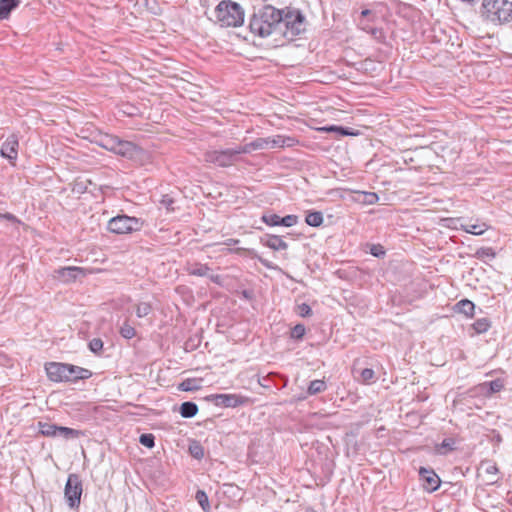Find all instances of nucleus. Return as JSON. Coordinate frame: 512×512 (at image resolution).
<instances>
[{
  "instance_id": "obj_1",
  "label": "nucleus",
  "mask_w": 512,
  "mask_h": 512,
  "mask_svg": "<svg viewBox=\"0 0 512 512\" xmlns=\"http://www.w3.org/2000/svg\"><path fill=\"white\" fill-rule=\"evenodd\" d=\"M282 13L281 9L271 4L254 5L248 15L249 32L262 39L282 32Z\"/></svg>"
},
{
  "instance_id": "obj_2",
  "label": "nucleus",
  "mask_w": 512,
  "mask_h": 512,
  "mask_svg": "<svg viewBox=\"0 0 512 512\" xmlns=\"http://www.w3.org/2000/svg\"><path fill=\"white\" fill-rule=\"evenodd\" d=\"M48 378L53 382H77L92 377L89 369L68 363L48 362L45 364Z\"/></svg>"
},
{
  "instance_id": "obj_3",
  "label": "nucleus",
  "mask_w": 512,
  "mask_h": 512,
  "mask_svg": "<svg viewBox=\"0 0 512 512\" xmlns=\"http://www.w3.org/2000/svg\"><path fill=\"white\" fill-rule=\"evenodd\" d=\"M481 15L494 24L512 21V2L509 0H483Z\"/></svg>"
},
{
  "instance_id": "obj_4",
  "label": "nucleus",
  "mask_w": 512,
  "mask_h": 512,
  "mask_svg": "<svg viewBox=\"0 0 512 512\" xmlns=\"http://www.w3.org/2000/svg\"><path fill=\"white\" fill-rule=\"evenodd\" d=\"M281 11H283L281 15L283 20L281 21L282 32H279L280 34L293 39L306 31V18L301 10L287 6Z\"/></svg>"
},
{
  "instance_id": "obj_5",
  "label": "nucleus",
  "mask_w": 512,
  "mask_h": 512,
  "mask_svg": "<svg viewBox=\"0 0 512 512\" xmlns=\"http://www.w3.org/2000/svg\"><path fill=\"white\" fill-rule=\"evenodd\" d=\"M215 16L222 26L238 27L244 23L245 12L240 4L223 0L216 6Z\"/></svg>"
},
{
  "instance_id": "obj_6",
  "label": "nucleus",
  "mask_w": 512,
  "mask_h": 512,
  "mask_svg": "<svg viewBox=\"0 0 512 512\" xmlns=\"http://www.w3.org/2000/svg\"><path fill=\"white\" fill-rule=\"evenodd\" d=\"M145 221L142 218L118 214L107 223V230L117 235L132 234L140 231Z\"/></svg>"
},
{
  "instance_id": "obj_7",
  "label": "nucleus",
  "mask_w": 512,
  "mask_h": 512,
  "mask_svg": "<svg viewBox=\"0 0 512 512\" xmlns=\"http://www.w3.org/2000/svg\"><path fill=\"white\" fill-rule=\"evenodd\" d=\"M115 154L139 165H144L150 161V153L147 150L127 140L120 139Z\"/></svg>"
},
{
  "instance_id": "obj_8",
  "label": "nucleus",
  "mask_w": 512,
  "mask_h": 512,
  "mask_svg": "<svg viewBox=\"0 0 512 512\" xmlns=\"http://www.w3.org/2000/svg\"><path fill=\"white\" fill-rule=\"evenodd\" d=\"M82 493L83 483L80 475L69 474L64 488V497L69 508L76 509L80 506Z\"/></svg>"
},
{
  "instance_id": "obj_9",
  "label": "nucleus",
  "mask_w": 512,
  "mask_h": 512,
  "mask_svg": "<svg viewBox=\"0 0 512 512\" xmlns=\"http://www.w3.org/2000/svg\"><path fill=\"white\" fill-rule=\"evenodd\" d=\"M203 160L206 163L214 164L222 168L230 167L238 162L233 148L208 150L203 154Z\"/></svg>"
},
{
  "instance_id": "obj_10",
  "label": "nucleus",
  "mask_w": 512,
  "mask_h": 512,
  "mask_svg": "<svg viewBox=\"0 0 512 512\" xmlns=\"http://www.w3.org/2000/svg\"><path fill=\"white\" fill-rule=\"evenodd\" d=\"M207 401L216 406L235 408L248 402V398L238 394H212L206 397Z\"/></svg>"
},
{
  "instance_id": "obj_11",
  "label": "nucleus",
  "mask_w": 512,
  "mask_h": 512,
  "mask_svg": "<svg viewBox=\"0 0 512 512\" xmlns=\"http://www.w3.org/2000/svg\"><path fill=\"white\" fill-rule=\"evenodd\" d=\"M261 221L268 226L292 227L298 223V216L290 214L280 217L275 213L266 212L261 216Z\"/></svg>"
},
{
  "instance_id": "obj_12",
  "label": "nucleus",
  "mask_w": 512,
  "mask_h": 512,
  "mask_svg": "<svg viewBox=\"0 0 512 512\" xmlns=\"http://www.w3.org/2000/svg\"><path fill=\"white\" fill-rule=\"evenodd\" d=\"M19 141L16 134L9 135L3 142L0 155L3 158L8 159L11 163L17 159L18 156Z\"/></svg>"
},
{
  "instance_id": "obj_13",
  "label": "nucleus",
  "mask_w": 512,
  "mask_h": 512,
  "mask_svg": "<svg viewBox=\"0 0 512 512\" xmlns=\"http://www.w3.org/2000/svg\"><path fill=\"white\" fill-rule=\"evenodd\" d=\"M186 271L189 275L199 276V277H208L213 283L220 285L222 282V278L218 274H209L211 268L207 264L201 263H193L188 264L186 267Z\"/></svg>"
},
{
  "instance_id": "obj_14",
  "label": "nucleus",
  "mask_w": 512,
  "mask_h": 512,
  "mask_svg": "<svg viewBox=\"0 0 512 512\" xmlns=\"http://www.w3.org/2000/svg\"><path fill=\"white\" fill-rule=\"evenodd\" d=\"M419 476L423 482L424 489L428 492H434L439 488L441 480L433 470L421 467Z\"/></svg>"
},
{
  "instance_id": "obj_15",
  "label": "nucleus",
  "mask_w": 512,
  "mask_h": 512,
  "mask_svg": "<svg viewBox=\"0 0 512 512\" xmlns=\"http://www.w3.org/2000/svg\"><path fill=\"white\" fill-rule=\"evenodd\" d=\"M54 273L58 279L64 282H72L77 279L79 274L83 273V269L81 267L68 266L56 269Z\"/></svg>"
},
{
  "instance_id": "obj_16",
  "label": "nucleus",
  "mask_w": 512,
  "mask_h": 512,
  "mask_svg": "<svg viewBox=\"0 0 512 512\" xmlns=\"http://www.w3.org/2000/svg\"><path fill=\"white\" fill-rule=\"evenodd\" d=\"M260 243L274 251L286 250L288 243L285 242L280 236L273 234H266L260 238Z\"/></svg>"
},
{
  "instance_id": "obj_17",
  "label": "nucleus",
  "mask_w": 512,
  "mask_h": 512,
  "mask_svg": "<svg viewBox=\"0 0 512 512\" xmlns=\"http://www.w3.org/2000/svg\"><path fill=\"white\" fill-rule=\"evenodd\" d=\"M409 265L408 264H393L390 263L389 265V272L391 273V281H400L404 280L408 276L409 272Z\"/></svg>"
},
{
  "instance_id": "obj_18",
  "label": "nucleus",
  "mask_w": 512,
  "mask_h": 512,
  "mask_svg": "<svg viewBox=\"0 0 512 512\" xmlns=\"http://www.w3.org/2000/svg\"><path fill=\"white\" fill-rule=\"evenodd\" d=\"M20 4L21 0H0V20L8 19L11 12Z\"/></svg>"
},
{
  "instance_id": "obj_19",
  "label": "nucleus",
  "mask_w": 512,
  "mask_h": 512,
  "mask_svg": "<svg viewBox=\"0 0 512 512\" xmlns=\"http://www.w3.org/2000/svg\"><path fill=\"white\" fill-rule=\"evenodd\" d=\"M480 468L488 476V483L494 484L497 482L498 479L496 475L498 473V468L496 463L489 460L482 461Z\"/></svg>"
},
{
  "instance_id": "obj_20",
  "label": "nucleus",
  "mask_w": 512,
  "mask_h": 512,
  "mask_svg": "<svg viewBox=\"0 0 512 512\" xmlns=\"http://www.w3.org/2000/svg\"><path fill=\"white\" fill-rule=\"evenodd\" d=\"M120 139L121 138L116 135L106 134L101 137L100 146L108 151L115 153L118 148Z\"/></svg>"
},
{
  "instance_id": "obj_21",
  "label": "nucleus",
  "mask_w": 512,
  "mask_h": 512,
  "mask_svg": "<svg viewBox=\"0 0 512 512\" xmlns=\"http://www.w3.org/2000/svg\"><path fill=\"white\" fill-rule=\"evenodd\" d=\"M264 381H271V383L279 390L285 388L288 384V377L276 372H270L263 377Z\"/></svg>"
},
{
  "instance_id": "obj_22",
  "label": "nucleus",
  "mask_w": 512,
  "mask_h": 512,
  "mask_svg": "<svg viewBox=\"0 0 512 512\" xmlns=\"http://www.w3.org/2000/svg\"><path fill=\"white\" fill-rule=\"evenodd\" d=\"M235 251H236L237 254H245V255L249 256L250 258H252V259H257L264 267H266L268 269H273L274 268L273 264L270 261H268L267 259H264L261 256H259L254 249L237 248Z\"/></svg>"
},
{
  "instance_id": "obj_23",
  "label": "nucleus",
  "mask_w": 512,
  "mask_h": 512,
  "mask_svg": "<svg viewBox=\"0 0 512 512\" xmlns=\"http://www.w3.org/2000/svg\"><path fill=\"white\" fill-rule=\"evenodd\" d=\"M179 413L183 418H192L198 413V406L195 402L185 401L181 404Z\"/></svg>"
},
{
  "instance_id": "obj_24",
  "label": "nucleus",
  "mask_w": 512,
  "mask_h": 512,
  "mask_svg": "<svg viewBox=\"0 0 512 512\" xmlns=\"http://www.w3.org/2000/svg\"><path fill=\"white\" fill-rule=\"evenodd\" d=\"M39 434L45 437H56L58 435V425L48 422H38Z\"/></svg>"
},
{
  "instance_id": "obj_25",
  "label": "nucleus",
  "mask_w": 512,
  "mask_h": 512,
  "mask_svg": "<svg viewBox=\"0 0 512 512\" xmlns=\"http://www.w3.org/2000/svg\"><path fill=\"white\" fill-rule=\"evenodd\" d=\"M461 228L467 233L481 235L488 229V225L486 223L472 224L470 222H466L461 224Z\"/></svg>"
},
{
  "instance_id": "obj_26",
  "label": "nucleus",
  "mask_w": 512,
  "mask_h": 512,
  "mask_svg": "<svg viewBox=\"0 0 512 512\" xmlns=\"http://www.w3.org/2000/svg\"><path fill=\"white\" fill-rule=\"evenodd\" d=\"M58 435L57 436H60L66 440L68 439H75V438H80L82 436H84V432L81 431V430H77V429H73V428H70V427H65V426H59L58 425Z\"/></svg>"
},
{
  "instance_id": "obj_27",
  "label": "nucleus",
  "mask_w": 512,
  "mask_h": 512,
  "mask_svg": "<svg viewBox=\"0 0 512 512\" xmlns=\"http://www.w3.org/2000/svg\"><path fill=\"white\" fill-rule=\"evenodd\" d=\"M323 221V214L320 211H309L305 217L306 224L312 227H320Z\"/></svg>"
},
{
  "instance_id": "obj_28",
  "label": "nucleus",
  "mask_w": 512,
  "mask_h": 512,
  "mask_svg": "<svg viewBox=\"0 0 512 512\" xmlns=\"http://www.w3.org/2000/svg\"><path fill=\"white\" fill-rule=\"evenodd\" d=\"M188 451L189 454L197 460H201L204 458V447L197 440H190Z\"/></svg>"
},
{
  "instance_id": "obj_29",
  "label": "nucleus",
  "mask_w": 512,
  "mask_h": 512,
  "mask_svg": "<svg viewBox=\"0 0 512 512\" xmlns=\"http://www.w3.org/2000/svg\"><path fill=\"white\" fill-rule=\"evenodd\" d=\"M327 389L326 382L324 380L316 379L309 383L307 388V394L309 396L319 394Z\"/></svg>"
},
{
  "instance_id": "obj_30",
  "label": "nucleus",
  "mask_w": 512,
  "mask_h": 512,
  "mask_svg": "<svg viewBox=\"0 0 512 512\" xmlns=\"http://www.w3.org/2000/svg\"><path fill=\"white\" fill-rule=\"evenodd\" d=\"M456 309L459 313H463L466 316H473L475 305L468 299H463L456 304Z\"/></svg>"
},
{
  "instance_id": "obj_31",
  "label": "nucleus",
  "mask_w": 512,
  "mask_h": 512,
  "mask_svg": "<svg viewBox=\"0 0 512 512\" xmlns=\"http://www.w3.org/2000/svg\"><path fill=\"white\" fill-rule=\"evenodd\" d=\"M195 500L198 502V504L201 506L204 512H210V503L208 499V495L204 490H197L195 494Z\"/></svg>"
},
{
  "instance_id": "obj_32",
  "label": "nucleus",
  "mask_w": 512,
  "mask_h": 512,
  "mask_svg": "<svg viewBox=\"0 0 512 512\" xmlns=\"http://www.w3.org/2000/svg\"><path fill=\"white\" fill-rule=\"evenodd\" d=\"M323 130L327 131V132H336V133H338L341 136H354V135H357V133H355L351 128L343 127V126L331 125V126H328V127H324Z\"/></svg>"
},
{
  "instance_id": "obj_33",
  "label": "nucleus",
  "mask_w": 512,
  "mask_h": 512,
  "mask_svg": "<svg viewBox=\"0 0 512 512\" xmlns=\"http://www.w3.org/2000/svg\"><path fill=\"white\" fill-rule=\"evenodd\" d=\"M306 333V327L304 324L298 323L294 327L291 328L290 338L295 341L303 340Z\"/></svg>"
},
{
  "instance_id": "obj_34",
  "label": "nucleus",
  "mask_w": 512,
  "mask_h": 512,
  "mask_svg": "<svg viewBox=\"0 0 512 512\" xmlns=\"http://www.w3.org/2000/svg\"><path fill=\"white\" fill-rule=\"evenodd\" d=\"M119 333L125 339H132L136 335V330L128 321H125L120 327Z\"/></svg>"
},
{
  "instance_id": "obj_35",
  "label": "nucleus",
  "mask_w": 512,
  "mask_h": 512,
  "mask_svg": "<svg viewBox=\"0 0 512 512\" xmlns=\"http://www.w3.org/2000/svg\"><path fill=\"white\" fill-rule=\"evenodd\" d=\"M454 449H455V440L452 438H446L438 446L437 451L440 454H446L447 452L453 451Z\"/></svg>"
},
{
  "instance_id": "obj_36",
  "label": "nucleus",
  "mask_w": 512,
  "mask_h": 512,
  "mask_svg": "<svg viewBox=\"0 0 512 512\" xmlns=\"http://www.w3.org/2000/svg\"><path fill=\"white\" fill-rule=\"evenodd\" d=\"M120 111L124 115L129 116V117H135V116L139 115V113H140L139 108L131 103H123L121 105Z\"/></svg>"
},
{
  "instance_id": "obj_37",
  "label": "nucleus",
  "mask_w": 512,
  "mask_h": 512,
  "mask_svg": "<svg viewBox=\"0 0 512 512\" xmlns=\"http://www.w3.org/2000/svg\"><path fill=\"white\" fill-rule=\"evenodd\" d=\"M152 311V306L148 302H141L136 305V315L139 318H143L149 315Z\"/></svg>"
},
{
  "instance_id": "obj_38",
  "label": "nucleus",
  "mask_w": 512,
  "mask_h": 512,
  "mask_svg": "<svg viewBox=\"0 0 512 512\" xmlns=\"http://www.w3.org/2000/svg\"><path fill=\"white\" fill-rule=\"evenodd\" d=\"M233 150H234L235 155L239 161L241 154L251 153L252 151H255V148H254L253 142H249L244 145L237 146V147L233 148Z\"/></svg>"
},
{
  "instance_id": "obj_39",
  "label": "nucleus",
  "mask_w": 512,
  "mask_h": 512,
  "mask_svg": "<svg viewBox=\"0 0 512 512\" xmlns=\"http://www.w3.org/2000/svg\"><path fill=\"white\" fill-rule=\"evenodd\" d=\"M141 445L147 448H153L155 446V436L152 433H143L139 437Z\"/></svg>"
},
{
  "instance_id": "obj_40",
  "label": "nucleus",
  "mask_w": 512,
  "mask_h": 512,
  "mask_svg": "<svg viewBox=\"0 0 512 512\" xmlns=\"http://www.w3.org/2000/svg\"><path fill=\"white\" fill-rule=\"evenodd\" d=\"M393 155H389L386 153V159L390 158V161L387 162L386 161V166L387 165H391V164H395L396 166V169H403V163L402 161L400 160V156H398L400 154V152H395L394 149H391Z\"/></svg>"
},
{
  "instance_id": "obj_41",
  "label": "nucleus",
  "mask_w": 512,
  "mask_h": 512,
  "mask_svg": "<svg viewBox=\"0 0 512 512\" xmlns=\"http://www.w3.org/2000/svg\"><path fill=\"white\" fill-rule=\"evenodd\" d=\"M103 341L100 338H93L90 340L88 347L91 352L100 354L103 351Z\"/></svg>"
},
{
  "instance_id": "obj_42",
  "label": "nucleus",
  "mask_w": 512,
  "mask_h": 512,
  "mask_svg": "<svg viewBox=\"0 0 512 512\" xmlns=\"http://www.w3.org/2000/svg\"><path fill=\"white\" fill-rule=\"evenodd\" d=\"M366 247L373 256L377 258H382L384 256V246L381 244H366Z\"/></svg>"
},
{
  "instance_id": "obj_43",
  "label": "nucleus",
  "mask_w": 512,
  "mask_h": 512,
  "mask_svg": "<svg viewBox=\"0 0 512 512\" xmlns=\"http://www.w3.org/2000/svg\"><path fill=\"white\" fill-rule=\"evenodd\" d=\"M416 152L417 150L404 149L400 151L398 156H400L403 165H407L409 162H413V154Z\"/></svg>"
},
{
  "instance_id": "obj_44",
  "label": "nucleus",
  "mask_w": 512,
  "mask_h": 512,
  "mask_svg": "<svg viewBox=\"0 0 512 512\" xmlns=\"http://www.w3.org/2000/svg\"><path fill=\"white\" fill-rule=\"evenodd\" d=\"M473 327L474 329L476 330L477 333H484L486 332L489 327H490V323L487 319L483 318V319H478L474 324H473Z\"/></svg>"
},
{
  "instance_id": "obj_45",
  "label": "nucleus",
  "mask_w": 512,
  "mask_h": 512,
  "mask_svg": "<svg viewBox=\"0 0 512 512\" xmlns=\"http://www.w3.org/2000/svg\"><path fill=\"white\" fill-rule=\"evenodd\" d=\"M295 312L301 317H309L312 315L311 307L306 303L297 305Z\"/></svg>"
},
{
  "instance_id": "obj_46",
  "label": "nucleus",
  "mask_w": 512,
  "mask_h": 512,
  "mask_svg": "<svg viewBox=\"0 0 512 512\" xmlns=\"http://www.w3.org/2000/svg\"><path fill=\"white\" fill-rule=\"evenodd\" d=\"M196 380L195 379H185L182 381L179 385V389L182 391H192L198 388L197 385H195Z\"/></svg>"
},
{
  "instance_id": "obj_47",
  "label": "nucleus",
  "mask_w": 512,
  "mask_h": 512,
  "mask_svg": "<svg viewBox=\"0 0 512 512\" xmlns=\"http://www.w3.org/2000/svg\"><path fill=\"white\" fill-rule=\"evenodd\" d=\"M361 196V202L365 204H374L379 199L378 195L374 192H362Z\"/></svg>"
},
{
  "instance_id": "obj_48",
  "label": "nucleus",
  "mask_w": 512,
  "mask_h": 512,
  "mask_svg": "<svg viewBox=\"0 0 512 512\" xmlns=\"http://www.w3.org/2000/svg\"><path fill=\"white\" fill-rule=\"evenodd\" d=\"M476 256L478 258H483V257L494 258L496 256V254L492 248L484 247V248H480L477 250Z\"/></svg>"
},
{
  "instance_id": "obj_49",
  "label": "nucleus",
  "mask_w": 512,
  "mask_h": 512,
  "mask_svg": "<svg viewBox=\"0 0 512 512\" xmlns=\"http://www.w3.org/2000/svg\"><path fill=\"white\" fill-rule=\"evenodd\" d=\"M252 142L254 144L255 150L265 149L270 144V137H268V138H257V139H255Z\"/></svg>"
},
{
  "instance_id": "obj_50",
  "label": "nucleus",
  "mask_w": 512,
  "mask_h": 512,
  "mask_svg": "<svg viewBox=\"0 0 512 512\" xmlns=\"http://www.w3.org/2000/svg\"><path fill=\"white\" fill-rule=\"evenodd\" d=\"M375 372L373 369L365 368L361 371V378L364 383H370L374 379Z\"/></svg>"
},
{
  "instance_id": "obj_51",
  "label": "nucleus",
  "mask_w": 512,
  "mask_h": 512,
  "mask_svg": "<svg viewBox=\"0 0 512 512\" xmlns=\"http://www.w3.org/2000/svg\"><path fill=\"white\" fill-rule=\"evenodd\" d=\"M504 385L500 379L493 380L489 382V390L490 393H496L503 389Z\"/></svg>"
},
{
  "instance_id": "obj_52",
  "label": "nucleus",
  "mask_w": 512,
  "mask_h": 512,
  "mask_svg": "<svg viewBox=\"0 0 512 512\" xmlns=\"http://www.w3.org/2000/svg\"><path fill=\"white\" fill-rule=\"evenodd\" d=\"M174 199L170 197L169 195H164L161 200V204L166 207L167 210L173 211L174 210Z\"/></svg>"
},
{
  "instance_id": "obj_53",
  "label": "nucleus",
  "mask_w": 512,
  "mask_h": 512,
  "mask_svg": "<svg viewBox=\"0 0 512 512\" xmlns=\"http://www.w3.org/2000/svg\"><path fill=\"white\" fill-rule=\"evenodd\" d=\"M283 138L284 136H281V135H277L273 138H270V147L271 148H275V147H280V148H283Z\"/></svg>"
},
{
  "instance_id": "obj_54",
  "label": "nucleus",
  "mask_w": 512,
  "mask_h": 512,
  "mask_svg": "<svg viewBox=\"0 0 512 512\" xmlns=\"http://www.w3.org/2000/svg\"><path fill=\"white\" fill-rule=\"evenodd\" d=\"M298 143V140H296L294 137H285L283 138V148L284 147H293Z\"/></svg>"
},
{
  "instance_id": "obj_55",
  "label": "nucleus",
  "mask_w": 512,
  "mask_h": 512,
  "mask_svg": "<svg viewBox=\"0 0 512 512\" xmlns=\"http://www.w3.org/2000/svg\"><path fill=\"white\" fill-rule=\"evenodd\" d=\"M0 217L12 222V223H20V220L17 219V217L11 213H4L2 215H0Z\"/></svg>"
},
{
  "instance_id": "obj_56",
  "label": "nucleus",
  "mask_w": 512,
  "mask_h": 512,
  "mask_svg": "<svg viewBox=\"0 0 512 512\" xmlns=\"http://www.w3.org/2000/svg\"><path fill=\"white\" fill-rule=\"evenodd\" d=\"M258 383L261 387L268 389L270 387L271 381H264L262 377L261 379L258 380Z\"/></svg>"
},
{
  "instance_id": "obj_57",
  "label": "nucleus",
  "mask_w": 512,
  "mask_h": 512,
  "mask_svg": "<svg viewBox=\"0 0 512 512\" xmlns=\"http://www.w3.org/2000/svg\"><path fill=\"white\" fill-rule=\"evenodd\" d=\"M238 243H239L238 239L230 238V239L227 240V242L225 244L226 245H236Z\"/></svg>"
},
{
  "instance_id": "obj_58",
  "label": "nucleus",
  "mask_w": 512,
  "mask_h": 512,
  "mask_svg": "<svg viewBox=\"0 0 512 512\" xmlns=\"http://www.w3.org/2000/svg\"><path fill=\"white\" fill-rule=\"evenodd\" d=\"M391 302H392L394 305H398V304H401V303H402V299H401V298L397 299L395 296H392V297H391Z\"/></svg>"
},
{
  "instance_id": "obj_59",
  "label": "nucleus",
  "mask_w": 512,
  "mask_h": 512,
  "mask_svg": "<svg viewBox=\"0 0 512 512\" xmlns=\"http://www.w3.org/2000/svg\"><path fill=\"white\" fill-rule=\"evenodd\" d=\"M370 13H371V11H370V10L365 9V10H363V11H362V13H361V14H362V16H367V15H369Z\"/></svg>"
},
{
  "instance_id": "obj_60",
  "label": "nucleus",
  "mask_w": 512,
  "mask_h": 512,
  "mask_svg": "<svg viewBox=\"0 0 512 512\" xmlns=\"http://www.w3.org/2000/svg\"><path fill=\"white\" fill-rule=\"evenodd\" d=\"M225 486L231 488V489H234V488H237L236 486H234L233 484H226Z\"/></svg>"
},
{
  "instance_id": "obj_61",
  "label": "nucleus",
  "mask_w": 512,
  "mask_h": 512,
  "mask_svg": "<svg viewBox=\"0 0 512 512\" xmlns=\"http://www.w3.org/2000/svg\"><path fill=\"white\" fill-rule=\"evenodd\" d=\"M383 430H384V427H382V426L378 428V432H381Z\"/></svg>"
},
{
  "instance_id": "obj_62",
  "label": "nucleus",
  "mask_w": 512,
  "mask_h": 512,
  "mask_svg": "<svg viewBox=\"0 0 512 512\" xmlns=\"http://www.w3.org/2000/svg\"><path fill=\"white\" fill-rule=\"evenodd\" d=\"M371 32L372 34H376L377 31L375 29H372Z\"/></svg>"
}]
</instances>
